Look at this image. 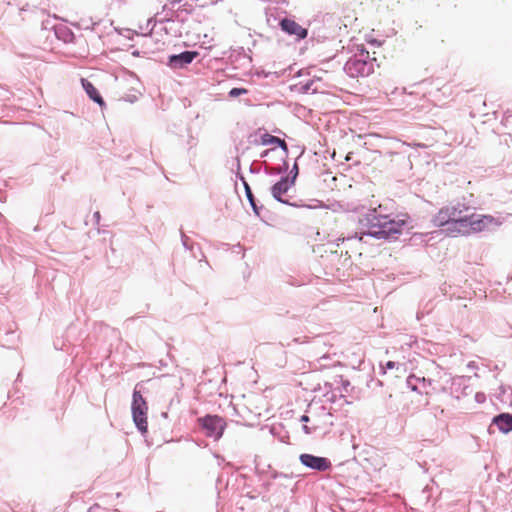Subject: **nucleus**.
<instances>
[{
  "instance_id": "1",
  "label": "nucleus",
  "mask_w": 512,
  "mask_h": 512,
  "mask_svg": "<svg viewBox=\"0 0 512 512\" xmlns=\"http://www.w3.org/2000/svg\"><path fill=\"white\" fill-rule=\"evenodd\" d=\"M365 237L367 236L363 233L361 236L355 234L341 238V242L337 243V249L326 257V267L331 273L343 276L353 265L362 264L363 256L371 253Z\"/></svg>"
},
{
  "instance_id": "2",
  "label": "nucleus",
  "mask_w": 512,
  "mask_h": 512,
  "mask_svg": "<svg viewBox=\"0 0 512 512\" xmlns=\"http://www.w3.org/2000/svg\"><path fill=\"white\" fill-rule=\"evenodd\" d=\"M407 220L408 217L406 215L392 217L390 215H382L377 210H374V214L369 218V227L365 235L383 240L397 239L407 225Z\"/></svg>"
},
{
  "instance_id": "3",
  "label": "nucleus",
  "mask_w": 512,
  "mask_h": 512,
  "mask_svg": "<svg viewBox=\"0 0 512 512\" xmlns=\"http://www.w3.org/2000/svg\"><path fill=\"white\" fill-rule=\"evenodd\" d=\"M468 210L469 206L463 203L447 204L433 216L432 223L436 227H446L447 234L456 237L461 235Z\"/></svg>"
},
{
  "instance_id": "4",
  "label": "nucleus",
  "mask_w": 512,
  "mask_h": 512,
  "mask_svg": "<svg viewBox=\"0 0 512 512\" xmlns=\"http://www.w3.org/2000/svg\"><path fill=\"white\" fill-rule=\"evenodd\" d=\"M501 224V221L492 215H467L461 235L489 231L499 227Z\"/></svg>"
},
{
  "instance_id": "5",
  "label": "nucleus",
  "mask_w": 512,
  "mask_h": 512,
  "mask_svg": "<svg viewBox=\"0 0 512 512\" xmlns=\"http://www.w3.org/2000/svg\"><path fill=\"white\" fill-rule=\"evenodd\" d=\"M343 223L337 218L327 217L323 220L321 227L317 232L320 241L332 242L341 241Z\"/></svg>"
},
{
  "instance_id": "6",
  "label": "nucleus",
  "mask_w": 512,
  "mask_h": 512,
  "mask_svg": "<svg viewBox=\"0 0 512 512\" xmlns=\"http://www.w3.org/2000/svg\"><path fill=\"white\" fill-rule=\"evenodd\" d=\"M148 406L142 394L138 390L133 392L132 415L137 428L145 433L147 431Z\"/></svg>"
},
{
  "instance_id": "7",
  "label": "nucleus",
  "mask_w": 512,
  "mask_h": 512,
  "mask_svg": "<svg viewBox=\"0 0 512 512\" xmlns=\"http://www.w3.org/2000/svg\"><path fill=\"white\" fill-rule=\"evenodd\" d=\"M202 428L205 430V434L208 437L219 439L225 428V421L219 416H206L199 419Z\"/></svg>"
},
{
  "instance_id": "8",
  "label": "nucleus",
  "mask_w": 512,
  "mask_h": 512,
  "mask_svg": "<svg viewBox=\"0 0 512 512\" xmlns=\"http://www.w3.org/2000/svg\"><path fill=\"white\" fill-rule=\"evenodd\" d=\"M299 459L303 465L317 471H325L331 467V462L324 457H318L312 454H301Z\"/></svg>"
},
{
  "instance_id": "9",
  "label": "nucleus",
  "mask_w": 512,
  "mask_h": 512,
  "mask_svg": "<svg viewBox=\"0 0 512 512\" xmlns=\"http://www.w3.org/2000/svg\"><path fill=\"white\" fill-rule=\"evenodd\" d=\"M281 29L289 35H294L298 39H304L307 37V29L299 25L296 21L284 18L280 21Z\"/></svg>"
},
{
  "instance_id": "10",
  "label": "nucleus",
  "mask_w": 512,
  "mask_h": 512,
  "mask_svg": "<svg viewBox=\"0 0 512 512\" xmlns=\"http://www.w3.org/2000/svg\"><path fill=\"white\" fill-rule=\"evenodd\" d=\"M293 184L294 180H289L288 177L282 178L280 181L274 184L271 189L273 197L278 201L287 204L288 200L284 199L283 196L287 193Z\"/></svg>"
},
{
  "instance_id": "11",
  "label": "nucleus",
  "mask_w": 512,
  "mask_h": 512,
  "mask_svg": "<svg viewBox=\"0 0 512 512\" xmlns=\"http://www.w3.org/2000/svg\"><path fill=\"white\" fill-rule=\"evenodd\" d=\"M198 56V52L185 51L179 55H172L170 57V65L173 67H182L185 64L191 63Z\"/></svg>"
},
{
  "instance_id": "12",
  "label": "nucleus",
  "mask_w": 512,
  "mask_h": 512,
  "mask_svg": "<svg viewBox=\"0 0 512 512\" xmlns=\"http://www.w3.org/2000/svg\"><path fill=\"white\" fill-rule=\"evenodd\" d=\"M494 424L498 427V429L503 433H508L512 431V415L508 413H503L498 415L493 420Z\"/></svg>"
},
{
  "instance_id": "13",
  "label": "nucleus",
  "mask_w": 512,
  "mask_h": 512,
  "mask_svg": "<svg viewBox=\"0 0 512 512\" xmlns=\"http://www.w3.org/2000/svg\"><path fill=\"white\" fill-rule=\"evenodd\" d=\"M82 86L88 96L96 103H98L100 106H104V100L101 97L100 93L98 92L97 88L88 80L82 79Z\"/></svg>"
},
{
  "instance_id": "14",
  "label": "nucleus",
  "mask_w": 512,
  "mask_h": 512,
  "mask_svg": "<svg viewBox=\"0 0 512 512\" xmlns=\"http://www.w3.org/2000/svg\"><path fill=\"white\" fill-rule=\"evenodd\" d=\"M367 66V63L363 60H349L346 64L347 71L354 76L355 72L357 73H364V70Z\"/></svg>"
},
{
  "instance_id": "15",
  "label": "nucleus",
  "mask_w": 512,
  "mask_h": 512,
  "mask_svg": "<svg viewBox=\"0 0 512 512\" xmlns=\"http://www.w3.org/2000/svg\"><path fill=\"white\" fill-rule=\"evenodd\" d=\"M294 87L297 91L302 92V93H308V92L316 93L319 91V86L316 84L315 79H311V80L307 81L306 83L299 82V83L295 84Z\"/></svg>"
},
{
  "instance_id": "16",
  "label": "nucleus",
  "mask_w": 512,
  "mask_h": 512,
  "mask_svg": "<svg viewBox=\"0 0 512 512\" xmlns=\"http://www.w3.org/2000/svg\"><path fill=\"white\" fill-rule=\"evenodd\" d=\"M261 143L264 144V145H269V144H277L279 145L280 147L284 148V149H287V145H286V142L276 136H273V135H270L268 133H265L262 135L261 137Z\"/></svg>"
},
{
  "instance_id": "17",
  "label": "nucleus",
  "mask_w": 512,
  "mask_h": 512,
  "mask_svg": "<svg viewBox=\"0 0 512 512\" xmlns=\"http://www.w3.org/2000/svg\"><path fill=\"white\" fill-rule=\"evenodd\" d=\"M245 190H246L247 198H248V200H249V202H250L254 212L257 215H259V211H258L257 205L255 203L254 196H253L252 191H251V189H250V187L248 186L247 183H245Z\"/></svg>"
},
{
  "instance_id": "18",
  "label": "nucleus",
  "mask_w": 512,
  "mask_h": 512,
  "mask_svg": "<svg viewBox=\"0 0 512 512\" xmlns=\"http://www.w3.org/2000/svg\"><path fill=\"white\" fill-rule=\"evenodd\" d=\"M246 93H247V90L245 88H233L230 90L229 96L235 98V97H238V96H240L242 94H246Z\"/></svg>"
},
{
  "instance_id": "19",
  "label": "nucleus",
  "mask_w": 512,
  "mask_h": 512,
  "mask_svg": "<svg viewBox=\"0 0 512 512\" xmlns=\"http://www.w3.org/2000/svg\"><path fill=\"white\" fill-rule=\"evenodd\" d=\"M314 430H315V428H311L307 425H303V431L305 434H311Z\"/></svg>"
},
{
  "instance_id": "20",
  "label": "nucleus",
  "mask_w": 512,
  "mask_h": 512,
  "mask_svg": "<svg viewBox=\"0 0 512 512\" xmlns=\"http://www.w3.org/2000/svg\"><path fill=\"white\" fill-rule=\"evenodd\" d=\"M394 367H395V362H393V361H388V362L386 363V368H387V369H393Z\"/></svg>"
},
{
  "instance_id": "21",
  "label": "nucleus",
  "mask_w": 512,
  "mask_h": 512,
  "mask_svg": "<svg viewBox=\"0 0 512 512\" xmlns=\"http://www.w3.org/2000/svg\"><path fill=\"white\" fill-rule=\"evenodd\" d=\"M300 420L302 422H308L309 421V417L307 415H302Z\"/></svg>"
},
{
  "instance_id": "22",
  "label": "nucleus",
  "mask_w": 512,
  "mask_h": 512,
  "mask_svg": "<svg viewBox=\"0 0 512 512\" xmlns=\"http://www.w3.org/2000/svg\"><path fill=\"white\" fill-rule=\"evenodd\" d=\"M351 155H352V153H351V152H350V153H348V154H347V156L345 157V159H346L347 161H349V160L351 159Z\"/></svg>"
}]
</instances>
